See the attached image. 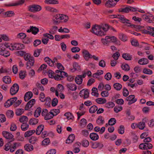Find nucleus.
<instances>
[{"label": "nucleus", "instance_id": "f257e3e1", "mask_svg": "<svg viewBox=\"0 0 154 154\" xmlns=\"http://www.w3.org/2000/svg\"><path fill=\"white\" fill-rule=\"evenodd\" d=\"M28 9L30 12L35 13L41 10L42 8L39 5L33 4L29 6L28 7Z\"/></svg>", "mask_w": 154, "mask_h": 154}, {"label": "nucleus", "instance_id": "f03ea898", "mask_svg": "<svg viewBox=\"0 0 154 154\" xmlns=\"http://www.w3.org/2000/svg\"><path fill=\"white\" fill-rule=\"evenodd\" d=\"M2 134L6 139L10 140L9 142H13L14 140L13 135L8 132L3 131L2 132Z\"/></svg>", "mask_w": 154, "mask_h": 154}, {"label": "nucleus", "instance_id": "7ed1b4c3", "mask_svg": "<svg viewBox=\"0 0 154 154\" xmlns=\"http://www.w3.org/2000/svg\"><path fill=\"white\" fill-rule=\"evenodd\" d=\"M19 87L17 83L14 84L10 89V93L12 95H15L19 90Z\"/></svg>", "mask_w": 154, "mask_h": 154}, {"label": "nucleus", "instance_id": "20e7f679", "mask_svg": "<svg viewBox=\"0 0 154 154\" xmlns=\"http://www.w3.org/2000/svg\"><path fill=\"white\" fill-rule=\"evenodd\" d=\"M24 46L23 44H15L13 45L9 48V49L12 51L14 50H17L24 49Z\"/></svg>", "mask_w": 154, "mask_h": 154}, {"label": "nucleus", "instance_id": "39448f33", "mask_svg": "<svg viewBox=\"0 0 154 154\" xmlns=\"http://www.w3.org/2000/svg\"><path fill=\"white\" fill-rule=\"evenodd\" d=\"M116 3L114 0H108L106 2L105 5L107 8H111L114 7Z\"/></svg>", "mask_w": 154, "mask_h": 154}, {"label": "nucleus", "instance_id": "423d86ee", "mask_svg": "<svg viewBox=\"0 0 154 154\" xmlns=\"http://www.w3.org/2000/svg\"><path fill=\"white\" fill-rule=\"evenodd\" d=\"M35 99H33L29 101L26 105L25 107L26 110H28L31 108L35 103Z\"/></svg>", "mask_w": 154, "mask_h": 154}, {"label": "nucleus", "instance_id": "0eeeda50", "mask_svg": "<svg viewBox=\"0 0 154 154\" xmlns=\"http://www.w3.org/2000/svg\"><path fill=\"white\" fill-rule=\"evenodd\" d=\"M82 53L83 54V57L85 60L88 61L91 57V54L87 50L83 49L82 51Z\"/></svg>", "mask_w": 154, "mask_h": 154}, {"label": "nucleus", "instance_id": "6e6552de", "mask_svg": "<svg viewBox=\"0 0 154 154\" xmlns=\"http://www.w3.org/2000/svg\"><path fill=\"white\" fill-rule=\"evenodd\" d=\"M38 28L35 26H30V29L27 30L28 32H32V34L34 35L36 34L39 31Z\"/></svg>", "mask_w": 154, "mask_h": 154}, {"label": "nucleus", "instance_id": "1a4fd4ad", "mask_svg": "<svg viewBox=\"0 0 154 154\" xmlns=\"http://www.w3.org/2000/svg\"><path fill=\"white\" fill-rule=\"evenodd\" d=\"M2 46L0 47V55H2L5 57H7L10 55V53L8 51L6 50L5 48H2Z\"/></svg>", "mask_w": 154, "mask_h": 154}, {"label": "nucleus", "instance_id": "9d476101", "mask_svg": "<svg viewBox=\"0 0 154 154\" xmlns=\"http://www.w3.org/2000/svg\"><path fill=\"white\" fill-rule=\"evenodd\" d=\"M34 60L33 57H31L26 63V68L27 69L31 68V67L33 66L34 63Z\"/></svg>", "mask_w": 154, "mask_h": 154}, {"label": "nucleus", "instance_id": "9b49d317", "mask_svg": "<svg viewBox=\"0 0 154 154\" xmlns=\"http://www.w3.org/2000/svg\"><path fill=\"white\" fill-rule=\"evenodd\" d=\"M20 146V144L19 143L14 142L12 143H11V146L10 152H13L15 150Z\"/></svg>", "mask_w": 154, "mask_h": 154}, {"label": "nucleus", "instance_id": "f8f14e48", "mask_svg": "<svg viewBox=\"0 0 154 154\" xmlns=\"http://www.w3.org/2000/svg\"><path fill=\"white\" fill-rule=\"evenodd\" d=\"M100 29V25H94L93 26L91 32L97 35Z\"/></svg>", "mask_w": 154, "mask_h": 154}, {"label": "nucleus", "instance_id": "ddd939ff", "mask_svg": "<svg viewBox=\"0 0 154 154\" xmlns=\"http://www.w3.org/2000/svg\"><path fill=\"white\" fill-rule=\"evenodd\" d=\"M33 96V94L31 91H28L25 94L24 96V100L26 102L27 101Z\"/></svg>", "mask_w": 154, "mask_h": 154}, {"label": "nucleus", "instance_id": "4468645a", "mask_svg": "<svg viewBox=\"0 0 154 154\" xmlns=\"http://www.w3.org/2000/svg\"><path fill=\"white\" fill-rule=\"evenodd\" d=\"M116 17H115L121 20V22L123 23H127V22H129V20L126 19L123 15H118L117 16H116Z\"/></svg>", "mask_w": 154, "mask_h": 154}, {"label": "nucleus", "instance_id": "2eb2a0df", "mask_svg": "<svg viewBox=\"0 0 154 154\" xmlns=\"http://www.w3.org/2000/svg\"><path fill=\"white\" fill-rule=\"evenodd\" d=\"M75 139V135L73 134H71L69 136L67 139L66 140V142L68 144L71 143Z\"/></svg>", "mask_w": 154, "mask_h": 154}, {"label": "nucleus", "instance_id": "dca6fc26", "mask_svg": "<svg viewBox=\"0 0 154 154\" xmlns=\"http://www.w3.org/2000/svg\"><path fill=\"white\" fill-rule=\"evenodd\" d=\"M3 16L4 17H10L13 16L14 15V13L12 11H9L3 13Z\"/></svg>", "mask_w": 154, "mask_h": 154}, {"label": "nucleus", "instance_id": "f3484780", "mask_svg": "<svg viewBox=\"0 0 154 154\" xmlns=\"http://www.w3.org/2000/svg\"><path fill=\"white\" fill-rule=\"evenodd\" d=\"M66 86L67 88L72 91H75L77 89V86L75 84L72 83L67 84Z\"/></svg>", "mask_w": 154, "mask_h": 154}, {"label": "nucleus", "instance_id": "a211bd4d", "mask_svg": "<svg viewBox=\"0 0 154 154\" xmlns=\"http://www.w3.org/2000/svg\"><path fill=\"white\" fill-rule=\"evenodd\" d=\"M103 144L101 143L96 142L92 144V147L94 149L99 148V149H101L103 147Z\"/></svg>", "mask_w": 154, "mask_h": 154}, {"label": "nucleus", "instance_id": "6ab92c4d", "mask_svg": "<svg viewBox=\"0 0 154 154\" xmlns=\"http://www.w3.org/2000/svg\"><path fill=\"white\" fill-rule=\"evenodd\" d=\"M28 120V118L26 116H23L20 117V122L23 124H26Z\"/></svg>", "mask_w": 154, "mask_h": 154}, {"label": "nucleus", "instance_id": "aec40b11", "mask_svg": "<svg viewBox=\"0 0 154 154\" xmlns=\"http://www.w3.org/2000/svg\"><path fill=\"white\" fill-rule=\"evenodd\" d=\"M83 79L81 78V75H77L75 78V82L78 85H80L82 84Z\"/></svg>", "mask_w": 154, "mask_h": 154}, {"label": "nucleus", "instance_id": "412c9836", "mask_svg": "<svg viewBox=\"0 0 154 154\" xmlns=\"http://www.w3.org/2000/svg\"><path fill=\"white\" fill-rule=\"evenodd\" d=\"M25 150L27 151L30 152L33 150V147L31 144H26L24 146Z\"/></svg>", "mask_w": 154, "mask_h": 154}, {"label": "nucleus", "instance_id": "4be33fe9", "mask_svg": "<svg viewBox=\"0 0 154 154\" xmlns=\"http://www.w3.org/2000/svg\"><path fill=\"white\" fill-rule=\"evenodd\" d=\"M44 2L47 4H58L59 1L57 0H45Z\"/></svg>", "mask_w": 154, "mask_h": 154}, {"label": "nucleus", "instance_id": "5701e85b", "mask_svg": "<svg viewBox=\"0 0 154 154\" xmlns=\"http://www.w3.org/2000/svg\"><path fill=\"white\" fill-rule=\"evenodd\" d=\"M135 96L134 95H129L126 98V100L129 101H131L132 103H134L137 100V99L135 98Z\"/></svg>", "mask_w": 154, "mask_h": 154}, {"label": "nucleus", "instance_id": "b1692460", "mask_svg": "<svg viewBox=\"0 0 154 154\" xmlns=\"http://www.w3.org/2000/svg\"><path fill=\"white\" fill-rule=\"evenodd\" d=\"M42 109L40 107L37 108L34 113V116L35 117H38L40 115L42 112Z\"/></svg>", "mask_w": 154, "mask_h": 154}, {"label": "nucleus", "instance_id": "393cba45", "mask_svg": "<svg viewBox=\"0 0 154 154\" xmlns=\"http://www.w3.org/2000/svg\"><path fill=\"white\" fill-rule=\"evenodd\" d=\"M138 63L140 65H146L149 63V60L146 58H143L140 59Z\"/></svg>", "mask_w": 154, "mask_h": 154}, {"label": "nucleus", "instance_id": "a878e982", "mask_svg": "<svg viewBox=\"0 0 154 154\" xmlns=\"http://www.w3.org/2000/svg\"><path fill=\"white\" fill-rule=\"evenodd\" d=\"M90 138L93 140H96L99 138V136L98 134L94 133H91L90 135Z\"/></svg>", "mask_w": 154, "mask_h": 154}, {"label": "nucleus", "instance_id": "bb28decb", "mask_svg": "<svg viewBox=\"0 0 154 154\" xmlns=\"http://www.w3.org/2000/svg\"><path fill=\"white\" fill-rule=\"evenodd\" d=\"M122 57L125 60H130L132 59V56L130 55L129 54L124 53L122 55Z\"/></svg>", "mask_w": 154, "mask_h": 154}, {"label": "nucleus", "instance_id": "cd10ccee", "mask_svg": "<svg viewBox=\"0 0 154 154\" xmlns=\"http://www.w3.org/2000/svg\"><path fill=\"white\" fill-rule=\"evenodd\" d=\"M38 141V139L36 137L34 136L31 137L29 140V142L32 144H36Z\"/></svg>", "mask_w": 154, "mask_h": 154}, {"label": "nucleus", "instance_id": "c85d7f7f", "mask_svg": "<svg viewBox=\"0 0 154 154\" xmlns=\"http://www.w3.org/2000/svg\"><path fill=\"white\" fill-rule=\"evenodd\" d=\"M3 82L6 84H9L11 83V79L10 77L8 76H5L3 78Z\"/></svg>", "mask_w": 154, "mask_h": 154}, {"label": "nucleus", "instance_id": "c756f323", "mask_svg": "<svg viewBox=\"0 0 154 154\" xmlns=\"http://www.w3.org/2000/svg\"><path fill=\"white\" fill-rule=\"evenodd\" d=\"M38 122V120L37 119L33 118L31 119L29 121V124L30 125H35L37 124Z\"/></svg>", "mask_w": 154, "mask_h": 154}, {"label": "nucleus", "instance_id": "7c9ffc66", "mask_svg": "<svg viewBox=\"0 0 154 154\" xmlns=\"http://www.w3.org/2000/svg\"><path fill=\"white\" fill-rule=\"evenodd\" d=\"M6 116L8 118L11 119L13 118L14 115L13 111L11 110H8L6 113Z\"/></svg>", "mask_w": 154, "mask_h": 154}, {"label": "nucleus", "instance_id": "2f4dec72", "mask_svg": "<svg viewBox=\"0 0 154 154\" xmlns=\"http://www.w3.org/2000/svg\"><path fill=\"white\" fill-rule=\"evenodd\" d=\"M44 128V126H38L36 131V134L40 135L43 130Z\"/></svg>", "mask_w": 154, "mask_h": 154}, {"label": "nucleus", "instance_id": "473e14b6", "mask_svg": "<svg viewBox=\"0 0 154 154\" xmlns=\"http://www.w3.org/2000/svg\"><path fill=\"white\" fill-rule=\"evenodd\" d=\"M96 102L99 104H103L106 102V99L103 98H100L96 100Z\"/></svg>", "mask_w": 154, "mask_h": 154}, {"label": "nucleus", "instance_id": "72a5a7b5", "mask_svg": "<svg viewBox=\"0 0 154 154\" xmlns=\"http://www.w3.org/2000/svg\"><path fill=\"white\" fill-rule=\"evenodd\" d=\"M114 89L117 91H120L122 88V86L119 83H115L113 85Z\"/></svg>", "mask_w": 154, "mask_h": 154}, {"label": "nucleus", "instance_id": "f704fd0d", "mask_svg": "<svg viewBox=\"0 0 154 154\" xmlns=\"http://www.w3.org/2000/svg\"><path fill=\"white\" fill-rule=\"evenodd\" d=\"M25 2L24 0H19L17 2L11 5H7L8 6H16L23 4Z\"/></svg>", "mask_w": 154, "mask_h": 154}, {"label": "nucleus", "instance_id": "c9c22d12", "mask_svg": "<svg viewBox=\"0 0 154 154\" xmlns=\"http://www.w3.org/2000/svg\"><path fill=\"white\" fill-rule=\"evenodd\" d=\"M116 122V120L114 118H111L108 121V123L105 125H114Z\"/></svg>", "mask_w": 154, "mask_h": 154}, {"label": "nucleus", "instance_id": "e433bc0d", "mask_svg": "<svg viewBox=\"0 0 154 154\" xmlns=\"http://www.w3.org/2000/svg\"><path fill=\"white\" fill-rule=\"evenodd\" d=\"M94 130L96 132H98L100 131V133L102 134L104 132L105 130V127H103L100 129V127L98 126H96L95 127Z\"/></svg>", "mask_w": 154, "mask_h": 154}, {"label": "nucleus", "instance_id": "4c0bfd02", "mask_svg": "<svg viewBox=\"0 0 154 154\" xmlns=\"http://www.w3.org/2000/svg\"><path fill=\"white\" fill-rule=\"evenodd\" d=\"M45 8L46 10L51 12H57L58 11L56 9L49 6L46 7Z\"/></svg>", "mask_w": 154, "mask_h": 154}, {"label": "nucleus", "instance_id": "58836bf2", "mask_svg": "<svg viewBox=\"0 0 154 154\" xmlns=\"http://www.w3.org/2000/svg\"><path fill=\"white\" fill-rule=\"evenodd\" d=\"M52 111H50L49 113H48L46 114L45 117H44V119L45 120H49L52 119L54 116L53 115L52 112Z\"/></svg>", "mask_w": 154, "mask_h": 154}, {"label": "nucleus", "instance_id": "ea45409f", "mask_svg": "<svg viewBox=\"0 0 154 154\" xmlns=\"http://www.w3.org/2000/svg\"><path fill=\"white\" fill-rule=\"evenodd\" d=\"M35 132V130H34L28 131L25 133L24 137H29L34 134Z\"/></svg>", "mask_w": 154, "mask_h": 154}, {"label": "nucleus", "instance_id": "a19ab883", "mask_svg": "<svg viewBox=\"0 0 154 154\" xmlns=\"http://www.w3.org/2000/svg\"><path fill=\"white\" fill-rule=\"evenodd\" d=\"M24 110L23 109H17L16 110L15 114L17 116H20L24 112Z\"/></svg>", "mask_w": 154, "mask_h": 154}, {"label": "nucleus", "instance_id": "79ce46f5", "mask_svg": "<svg viewBox=\"0 0 154 154\" xmlns=\"http://www.w3.org/2000/svg\"><path fill=\"white\" fill-rule=\"evenodd\" d=\"M97 109V107L95 105L91 107L89 109V112L91 113H93L95 112Z\"/></svg>", "mask_w": 154, "mask_h": 154}, {"label": "nucleus", "instance_id": "37998d69", "mask_svg": "<svg viewBox=\"0 0 154 154\" xmlns=\"http://www.w3.org/2000/svg\"><path fill=\"white\" fill-rule=\"evenodd\" d=\"M73 69L75 70H79L81 69L78 63L76 62H74L73 63Z\"/></svg>", "mask_w": 154, "mask_h": 154}, {"label": "nucleus", "instance_id": "c03bdc74", "mask_svg": "<svg viewBox=\"0 0 154 154\" xmlns=\"http://www.w3.org/2000/svg\"><path fill=\"white\" fill-rule=\"evenodd\" d=\"M108 37V39H109V41H110V42H116V41H117V39L116 37L115 36H107Z\"/></svg>", "mask_w": 154, "mask_h": 154}, {"label": "nucleus", "instance_id": "a18cd8bd", "mask_svg": "<svg viewBox=\"0 0 154 154\" xmlns=\"http://www.w3.org/2000/svg\"><path fill=\"white\" fill-rule=\"evenodd\" d=\"M64 116L68 119H72L74 118V116L70 112H66L64 114Z\"/></svg>", "mask_w": 154, "mask_h": 154}, {"label": "nucleus", "instance_id": "49530a36", "mask_svg": "<svg viewBox=\"0 0 154 154\" xmlns=\"http://www.w3.org/2000/svg\"><path fill=\"white\" fill-rule=\"evenodd\" d=\"M42 51V49L41 48L37 49V50H35L34 51L33 54L34 56L36 57H38L39 56L40 53Z\"/></svg>", "mask_w": 154, "mask_h": 154}, {"label": "nucleus", "instance_id": "de8ad7c7", "mask_svg": "<svg viewBox=\"0 0 154 154\" xmlns=\"http://www.w3.org/2000/svg\"><path fill=\"white\" fill-rule=\"evenodd\" d=\"M119 38L122 41H125L127 40V37L126 35L123 33L119 34Z\"/></svg>", "mask_w": 154, "mask_h": 154}, {"label": "nucleus", "instance_id": "09e8293b", "mask_svg": "<svg viewBox=\"0 0 154 154\" xmlns=\"http://www.w3.org/2000/svg\"><path fill=\"white\" fill-rule=\"evenodd\" d=\"M115 106V104L111 102H109L106 103L105 105V106L106 108H112Z\"/></svg>", "mask_w": 154, "mask_h": 154}, {"label": "nucleus", "instance_id": "8fccbe9b", "mask_svg": "<svg viewBox=\"0 0 154 154\" xmlns=\"http://www.w3.org/2000/svg\"><path fill=\"white\" fill-rule=\"evenodd\" d=\"M129 8L128 6L124 8H120L119 9V12H123L125 13H128L129 12Z\"/></svg>", "mask_w": 154, "mask_h": 154}, {"label": "nucleus", "instance_id": "3c124183", "mask_svg": "<svg viewBox=\"0 0 154 154\" xmlns=\"http://www.w3.org/2000/svg\"><path fill=\"white\" fill-rule=\"evenodd\" d=\"M118 133L120 134H123L125 132V127L124 126H120L118 129Z\"/></svg>", "mask_w": 154, "mask_h": 154}, {"label": "nucleus", "instance_id": "603ef678", "mask_svg": "<svg viewBox=\"0 0 154 154\" xmlns=\"http://www.w3.org/2000/svg\"><path fill=\"white\" fill-rule=\"evenodd\" d=\"M8 142L5 146L4 149L6 151H8L9 149L10 150L11 146V142Z\"/></svg>", "mask_w": 154, "mask_h": 154}, {"label": "nucleus", "instance_id": "864d4df0", "mask_svg": "<svg viewBox=\"0 0 154 154\" xmlns=\"http://www.w3.org/2000/svg\"><path fill=\"white\" fill-rule=\"evenodd\" d=\"M36 86L41 91H44V88L43 86L42 85V84L40 83L39 82H38L36 83Z\"/></svg>", "mask_w": 154, "mask_h": 154}, {"label": "nucleus", "instance_id": "5fc2aeb1", "mask_svg": "<svg viewBox=\"0 0 154 154\" xmlns=\"http://www.w3.org/2000/svg\"><path fill=\"white\" fill-rule=\"evenodd\" d=\"M121 67L123 70L125 71H128L130 70L129 66L127 64L122 65L121 66Z\"/></svg>", "mask_w": 154, "mask_h": 154}, {"label": "nucleus", "instance_id": "6e6d98bb", "mask_svg": "<svg viewBox=\"0 0 154 154\" xmlns=\"http://www.w3.org/2000/svg\"><path fill=\"white\" fill-rule=\"evenodd\" d=\"M26 35L25 33H20L17 34V37L18 38L23 39L26 37Z\"/></svg>", "mask_w": 154, "mask_h": 154}, {"label": "nucleus", "instance_id": "4d7b16f0", "mask_svg": "<svg viewBox=\"0 0 154 154\" xmlns=\"http://www.w3.org/2000/svg\"><path fill=\"white\" fill-rule=\"evenodd\" d=\"M50 140L48 138L44 139L42 141V144L44 145L47 146L50 143Z\"/></svg>", "mask_w": 154, "mask_h": 154}, {"label": "nucleus", "instance_id": "13d9d810", "mask_svg": "<svg viewBox=\"0 0 154 154\" xmlns=\"http://www.w3.org/2000/svg\"><path fill=\"white\" fill-rule=\"evenodd\" d=\"M104 120L102 119L101 117H99L97 119L96 122L98 125H103L104 123Z\"/></svg>", "mask_w": 154, "mask_h": 154}, {"label": "nucleus", "instance_id": "bf43d9fd", "mask_svg": "<svg viewBox=\"0 0 154 154\" xmlns=\"http://www.w3.org/2000/svg\"><path fill=\"white\" fill-rule=\"evenodd\" d=\"M143 72L145 74L150 75L152 74V72L150 69L144 68L143 70Z\"/></svg>", "mask_w": 154, "mask_h": 154}, {"label": "nucleus", "instance_id": "052dcab7", "mask_svg": "<svg viewBox=\"0 0 154 154\" xmlns=\"http://www.w3.org/2000/svg\"><path fill=\"white\" fill-rule=\"evenodd\" d=\"M58 75H59L62 79L64 77H67L68 75L67 73L62 71H61L60 72V73Z\"/></svg>", "mask_w": 154, "mask_h": 154}, {"label": "nucleus", "instance_id": "680f3d73", "mask_svg": "<svg viewBox=\"0 0 154 154\" xmlns=\"http://www.w3.org/2000/svg\"><path fill=\"white\" fill-rule=\"evenodd\" d=\"M101 40L102 42L104 45L107 44L108 42H110V41H109V40L108 39V37L107 36L105 37L104 39L102 38Z\"/></svg>", "mask_w": 154, "mask_h": 154}, {"label": "nucleus", "instance_id": "e2e57ef3", "mask_svg": "<svg viewBox=\"0 0 154 154\" xmlns=\"http://www.w3.org/2000/svg\"><path fill=\"white\" fill-rule=\"evenodd\" d=\"M89 91L88 89H86L84 91V93L83 98L84 99L88 98L89 96Z\"/></svg>", "mask_w": 154, "mask_h": 154}, {"label": "nucleus", "instance_id": "0e129e2a", "mask_svg": "<svg viewBox=\"0 0 154 154\" xmlns=\"http://www.w3.org/2000/svg\"><path fill=\"white\" fill-rule=\"evenodd\" d=\"M48 76L50 78H53L54 77L53 75L55 74L54 72L51 70H48L47 72Z\"/></svg>", "mask_w": 154, "mask_h": 154}, {"label": "nucleus", "instance_id": "69168bd1", "mask_svg": "<svg viewBox=\"0 0 154 154\" xmlns=\"http://www.w3.org/2000/svg\"><path fill=\"white\" fill-rule=\"evenodd\" d=\"M120 56L119 53V52H116L114 53L112 56V57L115 60H117Z\"/></svg>", "mask_w": 154, "mask_h": 154}, {"label": "nucleus", "instance_id": "338daca9", "mask_svg": "<svg viewBox=\"0 0 154 154\" xmlns=\"http://www.w3.org/2000/svg\"><path fill=\"white\" fill-rule=\"evenodd\" d=\"M109 93L108 92L106 91H104L101 93V95L102 97H106L109 96Z\"/></svg>", "mask_w": 154, "mask_h": 154}, {"label": "nucleus", "instance_id": "774afa93", "mask_svg": "<svg viewBox=\"0 0 154 154\" xmlns=\"http://www.w3.org/2000/svg\"><path fill=\"white\" fill-rule=\"evenodd\" d=\"M105 78L107 80L109 81L111 80L112 78V75L110 72H107L105 75Z\"/></svg>", "mask_w": 154, "mask_h": 154}]
</instances>
